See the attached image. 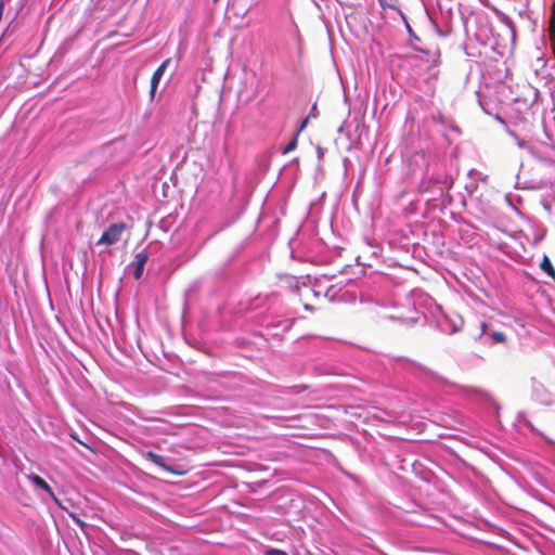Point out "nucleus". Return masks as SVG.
<instances>
[{"mask_svg": "<svg viewBox=\"0 0 555 555\" xmlns=\"http://www.w3.org/2000/svg\"><path fill=\"white\" fill-rule=\"evenodd\" d=\"M475 339L481 345L493 346L504 344L506 341V336L504 333L493 330L487 322H481L479 333L475 336Z\"/></svg>", "mask_w": 555, "mask_h": 555, "instance_id": "1", "label": "nucleus"}, {"mask_svg": "<svg viewBox=\"0 0 555 555\" xmlns=\"http://www.w3.org/2000/svg\"><path fill=\"white\" fill-rule=\"evenodd\" d=\"M386 318L410 326L418 322L421 313L415 306H409L406 308H395V311L387 314Z\"/></svg>", "mask_w": 555, "mask_h": 555, "instance_id": "2", "label": "nucleus"}, {"mask_svg": "<svg viewBox=\"0 0 555 555\" xmlns=\"http://www.w3.org/2000/svg\"><path fill=\"white\" fill-rule=\"evenodd\" d=\"M126 225L124 222H116L108 225V228L103 232L99 241L96 242V245H106L111 246L113 244H116L125 231Z\"/></svg>", "mask_w": 555, "mask_h": 555, "instance_id": "3", "label": "nucleus"}, {"mask_svg": "<svg viewBox=\"0 0 555 555\" xmlns=\"http://www.w3.org/2000/svg\"><path fill=\"white\" fill-rule=\"evenodd\" d=\"M531 396L534 401L543 405L554 403V395L537 378H531Z\"/></svg>", "mask_w": 555, "mask_h": 555, "instance_id": "4", "label": "nucleus"}, {"mask_svg": "<svg viewBox=\"0 0 555 555\" xmlns=\"http://www.w3.org/2000/svg\"><path fill=\"white\" fill-rule=\"evenodd\" d=\"M144 457L146 460L151 461L153 464H155L156 466H158L159 468H162L165 472H168V473L177 475V476L184 474V472L182 469H180L176 466L168 465L163 455L157 454L153 451H146L144 453Z\"/></svg>", "mask_w": 555, "mask_h": 555, "instance_id": "5", "label": "nucleus"}, {"mask_svg": "<svg viewBox=\"0 0 555 555\" xmlns=\"http://www.w3.org/2000/svg\"><path fill=\"white\" fill-rule=\"evenodd\" d=\"M410 48H412L415 52H420L425 55L426 63L429 66H437L440 61V49L438 47H420L414 43H410Z\"/></svg>", "mask_w": 555, "mask_h": 555, "instance_id": "6", "label": "nucleus"}, {"mask_svg": "<svg viewBox=\"0 0 555 555\" xmlns=\"http://www.w3.org/2000/svg\"><path fill=\"white\" fill-rule=\"evenodd\" d=\"M27 478L34 486L43 490L56 503L59 507L66 509V507L63 505V502L55 495L52 488L42 477L36 474H29Z\"/></svg>", "mask_w": 555, "mask_h": 555, "instance_id": "7", "label": "nucleus"}, {"mask_svg": "<svg viewBox=\"0 0 555 555\" xmlns=\"http://www.w3.org/2000/svg\"><path fill=\"white\" fill-rule=\"evenodd\" d=\"M170 63H171V59H166L156 68V70L153 73V76H152V79H151V89H150V96H151V99L154 98L156 89H157V86H158L162 77L164 76L165 70L167 69V67L169 66Z\"/></svg>", "mask_w": 555, "mask_h": 555, "instance_id": "8", "label": "nucleus"}, {"mask_svg": "<svg viewBox=\"0 0 555 555\" xmlns=\"http://www.w3.org/2000/svg\"><path fill=\"white\" fill-rule=\"evenodd\" d=\"M515 424L519 427L527 428L530 433L537 434L539 436H542L548 443L554 444V441L552 439H548L543 436L542 433H540L534 425L530 422V420L527 417L525 412H518L515 417Z\"/></svg>", "mask_w": 555, "mask_h": 555, "instance_id": "9", "label": "nucleus"}, {"mask_svg": "<svg viewBox=\"0 0 555 555\" xmlns=\"http://www.w3.org/2000/svg\"><path fill=\"white\" fill-rule=\"evenodd\" d=\"M446 322L449 324V328H443V331L449 334L456 333L461 331L464 324V320L460 314L453 313L451 315H446Z\"/></svg>", "mask_w": 555, "mask_h": 555, "instance_id": "10", "label": "nucleus"}, {"mask_svg": "<svg viewBox=\"0 0 555 555\" xmlns=\"http://www.w3.org/2000/svg\"><path fill=\"white\" fill-rule=\"evenodd\" d=\"M540 269L555 282V269L546 255L543 256L540 262Z\"/></svg>", "mask_w": 555, "mask_h": 555, "instance_id": "11", "label": "nucleus"}, {"mask_svg": "<svg viewBox=\"0 0 555 555\" xmlns=\"http://www.w3.org/2000/svg\"><path fill=\"white\" fill-rule=\"evenodd\" d=\"M149 257H150V255H149L147 250L142 249L134 255V260L130 266L139 264L140 267L144 268L146 261L149 260Z\"/></svg>", "mask_w": 555, "mask_h": 555, "instance_id": "12", "label": "nucleus"}, {"mask_svg": "<svg viewBox=\"0 0 555 555\" xmlns=\"http://www.w3.org/2000/svg\"><path fill=\"white\" fill-rule=\"evenodd\" d=\"M377 1L383 9L388 8V9L397 10L401 15H403L401 10L399 9L397 0H377Z\"/></svg>", "mask_w": 555, "mask_h": 555, "instance_id": "13", "label": "nucleus"}, {"mask_svg": "<svg viewBox=\"0 0 555 555\" xmlns=\"http://www.w3.org/2000/svg\"><path fill=\"white\" fill-rule=\"evenodd\" d=\"M402 18H403V21H404V23H405V28H406V31H408V34H409V36H410L409 44H410V43H414V44H415V42H420V41H421V38H420L418 36H416V35H415V33L413 31L412 27H411V26H410V24L408 23V21H406V18H405V16H404V15H402Z\"/></svg>", "mask_w": 555, "mask_h": 555, "instance_id": "14", "label": "nucleus"}, {"mask_svg": "<svg viewBox=\"0 0 555 555\" xmlns=\"http://www.w3.org/2000/svg\"><path fill=\"white\" fill-rule=\"evenodd\" d=\"M516 139H517V145H518L520 149H526V150H527L528 152H530L532 155H534V154H535V153H534V149H533V146H532L529 142H527V141H525V140H521V139H519V138H516Z\"/></svg>", "mask_w": 555, "mask_h": 555, "instance_id": "15", "label": "nucleus"}, {"mask_svg": "<svg viewBox=\"0 0 555 555\" xmlns=\"http://www.w3.org/2000/svg\"><path fill=\"white\" fill-rule=\"evenodd\" d=\"M134 267V270H133V278L135 280H140L143 275V270L144 268L143 267H140L139 264L138 266H133Z\"/></svg>", "mask_w": 555, "mask_h": 555, "instance_id": "16", "label": "nucleus"}, {"mask_svg": "<svg viewBox=\"0 0 555 555\" xmlns=\"http://www.w3.org/2000/svg\"><path fill=\"white\" fill-rule=\"evenodd\" d=\"M297 145V139L294 138L288 144L287 146L284 149V154H287L289 153L291 151H293Z\"/></svg>", "mask_w": 555, "mask_h": 555, "instance_id": "17", "label": "nucleus"}, {"mask_svg": "<svg viewBox=\"0 0 555 555\" xmlns=\"http://www.w3.org/2000/svg\"><path fill=\"white\" fill-rule=\"evenodd\" d=\"M551 23H552L553 26H555V1L552 4Z\"/></svg>", "mask_w": 555, "mask_h": 555, "instance_id": "18", "label": "nucleus"}, {"mask_svg": "<svg viewBox=\"0 0 555 555\" xmlns=\"http://www.w3.org/2000/svg\"><path fill=\"white\" fill-rule=\"evenodd\" d=\"M70 516L73 517V519H74V520H75L79 526H81V527H82V526H85V525H86L82 520H80V519H79L78 517H76L75 515H70Z\"/></svg>", "mask_w": 555, "mask_h": 555, "instance_id": "19", "label": "nucleus"}, {"mask_svg": "<svg viewBox=\"0 0 555 555\" xmlns=\"http://www.w3.org/2000/svg\"><path fill=\"white\" fill-rule=\"evenodd\" d=\"M270 554H273V555H286L284 552L279 551V550H272V551L270 552Z\"/></svg>", "mask_w": 555, "mask_h": 555, "instance_id": "20", "label": "nucleus"}, {"mask_svg": "<svg viewBox=\"0 0 555 555\" xmlns=\"http://www.w3.org/2000/svg\"><path fill=\"white\" fill-rule=\"evenodd\" d=\"M307 122H308V119H304V120L301 121V125H300V127H299V131H300V130H302V129L306 127Z\"/></svg>", "mask_w": 555, "mask_h": 555, "instance_id": "21", "label": "nucleus"}, {"mask_svg": "<svg viewBox=\"0 0 555 555\" xmlns=\"http://www.w3.org/2000/svg\"><path fill=\"white\" fill-rule=\"evenodd\" d=\"M477 175L479 176L480 173H479L477 170H475V169H472V170L469 171V176H470V177H474V176H477Z\"/></svg>", "mask_w": 555, "mask_h": 555, "instance_id": "22", "label": "nucleus"}, {"mask_svg": "<svg viewBox=\"0 0 555 555\" xmlns=\"http://www.w3.org/2000/svg\"><path fill=\"white\" fill-rule=\"evenodd\" d=\"M398 360H402V361H406V362H409L411 364H415V362H413V361H411V360H409V359H406L404 357H400V358H398Z\"/></svg>", "mask_w": 555, "mask_h": 555, "instance_id": "23", "label": "nucleus"}, {"mask_svg": "<svg viewBox=\"0 0 555 555\" xmlns=\"http://www.w3.org/2000/svg\"><path fill=\"white\" fill-rule=\"evenodd\" d=\"M534 96L537 98L538 96V90L534 89Z\"/></svg>", "mask_w": 555, "mask_h": 555, "instance_id": "24", "label": "nucleus"}, {"mask_svg": "<svg viewBox=\"0 0 555 555\" xmlns=\"http://www.w3.org/2000/svg\"><path fill=\"white\" fill-rule=\"evenodd\" d=\"M315 105L312 106L311 113H314Z\"/></svg>", "mask_w": 555, "mask_h": 555, "instance_id": "25", "label": "nucleus"}, {"mask_svg": "<svg viewBox=\"0 0 555 555\" xmlns=\"http://www.w3.org/2000/svg\"><path fill=\"white\" fill-rule=\"evenodd\" d=\"M315 105L312 106L311 113H314Z\"/></svg>", "mask_w": 555, "mask_h": 555, "instance_id": "26", "label": "nucleus"}, {"mask_svg": "<svg viewBox=\"0 0 555 555\" xmlns=\"http://www.w3.org/2000/svg\"><path fill=\"white\" fill-rule=\"evenodd\" d=\"M218 0H214V2H217Z\"/></svg>", "mask_w": 555, "mask_h": 555, "instance_id": "27", "label": "nucleus"}]
</instances>
